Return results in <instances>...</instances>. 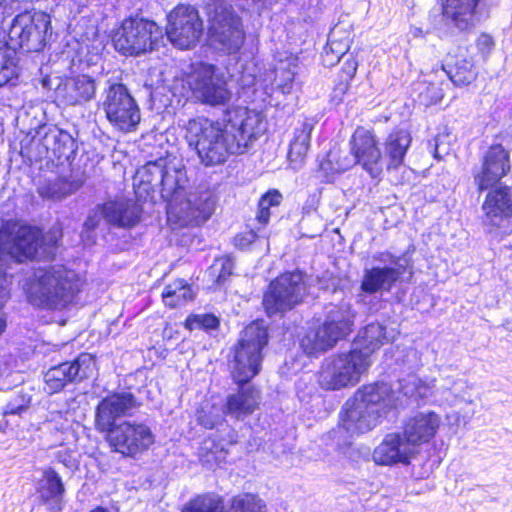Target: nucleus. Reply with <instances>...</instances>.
I'll use <instances>...</instances> for the list:
<instances>
[{
    "instance_id": "1",
    "label": "nucleus",
    "mask_w": 512,
    "mask_h": 512,
    "mask_svg": "<svg viewBox=\"0 0 512 512\" xmlns=\"http://www.w3.org/2000/svg\"><path fill=\"white\" fill-rule=\"evenodd\" d=\"M185 139L206 166L223 163L230 154H242L263 131L262 116L247 107L228 108L223 123L205 117L189 119L183 126Z\"/></svg>"
},
{
    "instance_id": "2",
    "label": "nucleus",
    "mask_w": 512,
    "mask_h": 512,
    "mask_svg": "<svg viewBox=\"0 0 512 512\" xmlns=\"http://www.w3.org/2000/svg\"><path fill=\"white\" fill-rule=\"evenodd\" d=\"M161 197L167 202L168 221L180 227L199 226L206 222L215 208L209 190L186 192L187 177L183 169H165L160 180Z\"/></svg>"
},
{
    "instance_id": "3",
    "label": "nucleus",
    "mask_w": 512,
    "mask_h": 512,
    "mask_svg": "<svg viewBox=\"0 0 512 512\" xmlns=\"http://www.w3.org/2000/svg\"><path fill=\"white\" fill-rule=\"evenodd\" d=\"M83 281L73 270L63 265L36 269L23 289L29 303L47 310H62L74 302Z\"/></svg>"
},
{
    "instance_id": "4",
    "label": "nucleus",
    "mask_w": 512,
    "mask_h": 512,
    "mask_svg": "<svg viewBox=\"0 0 512 512\" xmlns=\"http://www.w3.org/2000/svg\"><path fill=\"white\" fill-rule=\"evenodd\" d=\"M399 398L384 382L364 385L349 399L340 414L341 427L351 436L375 428L387 409L396 407Z\"/></svg>"
},
{
    "instance_id": "5",
    "label": "nucleus",
    "mask_w": 512,
    "mask_h": 512,
    "mask_svg": "<svg viewBox=\"0 0 512 512\" xmlns=\"http://www.w3.org/2000/svg\"><path fill=\"white\" fill-rule=\"evenodd\" d=\"M232 3L240 10L259 13L263 0H212L208 8L209 43L215 50L227 55L238 54L246 38L242 19L232 9Z\"/></svg>"
},
{
    "instance_id": "6",
    "label": "nucleus",
    "mask_w": 512,
    "mask_h": 512,
    "mask_svg": "<svg viewBox=\"0 0 512 512\" xmlns=\"http://www.w3.org/2000/svg\"><path fill=\"white\" fill-rule=\"evenodd\" d=\"M111 39L121 55L138 57L158 49L164 32L155 21L135 15L123 19L112 31Z\"/></svg>"
},
{
    "instance_id": "7",
    "label": "nucleus",
    "mask_w": 512,
    "mask_h": 512,
    "mask_svg": "<svg viewBox=\"0 0 512 512\" xmlns=\"http://www.w3.org/2000/svg\"><path fill=\"white\" fill-rule=\"evenodd\" d=\"M268 340V329L264 321H254L242 331L232 351L233 358L229 361L233 379L237 384H245L259 373L263 360L262 351Z\"/></svg>"
},
{
    "instance_id": "8",
    "label": "nucleus",
    "mask_w": 512,
    "mask_h": 512,
    "mask_svg": "<svg viewBox=\"0 0 512 512\" xmlns=\"http://www.w3.org/2000/svg\"><path fill=\"white\" fill-rule=\"evenodd\" d=\"M372 266L365 268L360 285L362 292H390L396 283L409 282L413 265L409 259L390 251H378L371 256Z\"/></svg>"
},
{
    "instance_id": "9",
    "label": "nucleus",
    "mask_w": 512,
    "mask_h": 512,
    "mask_svg": "<svg viewBox=\"0 0 512 512\" xmlns=\"http://www.w3.org/2000/svg\"><path fill=\"white\" fill-rule=\"evenodd\" d=\"M355 313L348 306H333L325 319L309 329L301 340L305 354L315 356L332 349L353 330Z\"/></svg>"
},
{
    "instance_id": "10",
    "label": "nucleus",
    "mask_w": 512,
    "mask_h": 512,
    "mask_svg": "<svg viewBox=\"0 0 512 512\" xmlns=\"http://www.w3.org/2000/svg\"><path fill=\"white\" fill-rule=\"evenodd\" d=\"M51 29L50 16L41 11H25L12 20L8 31L7 46L15 53L39 52L47 41Z\"/></svg>"
},
{
    "instance_id": "11",
    "label": "nucleus",
    "mask_w": 512,
    "mask_h": 512,
    "mask_svg": "<svg viewBox=\"0 0 512 512\" xmlns=\"http://www.w3.org/2000/svg\"><path fill=\"white\" fill-rule=\"evenodd\" d=\"M370 365L357 351H349L331 356L322 364L319 384L326 390H340L355 386Z\"/></svg>"
},
{
    "instance_id": "12",
    "label": "nucleus",
    "mask_w": 512,
    "mask_h": 512,
    "mask_svg": "<svg viewBox=\"0 0 512 512\" xmlns=\"http://www.w3.org/2000/svg\"><path fill=\"white\" fill-rule=\"evenodd\" d=\"M101 108L111 126L122 133L135 132L141 121L136 100L122 83H111L103 92Z\"/></svg>"
},
{
    "instance_id": "13",
    "label": "nucleus",
    "mask_w": 512,
    "mask_h": 512,
    "mask_svg": "<svg viewBox=\"0 0 512 512\" xmlns=\"http://www.w3.org/2000/svg\"><path fill=\"white\" fill-rule=\"evenodd\" d=\"M307 292L303 276L288 272L272 281L263 297V306L269 317L283 315L300 304Z\"/></svg>"
},
{
    "instance_id": "14",
    "label": "nucleus",
    "mask_w": 512,
    "mask_h": 512,
    "mask_svg": "<svg viewBox=\"0 0 512 512\" xmlns=\"http://www.w3.org/2000/svg\"><path fill=\"white\" fill-rule=\"evenodd\" d=\"M187 83L196 99L211 106L226 105L232 97L219 69L206 63L194 65Z\"/></svg>"
},
{
    "instance_id": "15",
    "label": "nucleus",
    "mask_w": 512,
    "mask_h": 512,
    "mask_svg": "<svg viewBox=\"0 0 512 512\" xmlns=\"http://www.w3.org/2000/svg\"><path fill=\"white\" fill-rule=\"evenodd\" d=\"M106 440L113 451L125 457H136L148 450L155 441L151 428L133 420H124L105 430Z\"/></svg>"
},
{
    "instance_id": "16",
    "label": "nucleus",
    "mask_w": 512,
    "mask_h": 512,
    "mask_svg": "<svg viewBox=\"0 0 512 512\" xmlns=\"http://www.w3.org/2000/svg\"><path fill=\"white\" fill-rule=\"evenodd\" d=\"M204 31L199 11L192 5L179 4L167 15L164 35L175 47L184 50L194 47Z\"/></svg>"
},
{
    "instance_id": "17",
    "label": "nucleus",
    "mask_w": 512,
    "mask_h": 512,
    "mask_svg": "<svg viewBox=\"0 0 512 512\" xmlns=\"http://www.w3.org/2000/svg\"><path fill=\"white\" fill-rule=\"evenodd\" d=\"M39 231L17 221L4 222L0 227V260L8 258L23 262L38 251Z\"/></svg>"
},
{
    "instance_id": "18",
    "label": "nucleus",
    "mask_w": 512,
    "mask_h": 512,
    "mask_svg": "<svg viewBox=\"0 0 512 512\" xmlns=\"http://www.w3.org/2000/svg\"><path fill=\"white\" fill-rule=\"evenodd\" d=\"M481 205L483 225L490 233H512V188L495 185L489 188Z\"/></svg>"
},
{
    "instance_id": "19",
    "label": "nucleus",
    "mask_w": 512,
    "mask_h": 512,
    "mask_svg": "<svg viewBox=\"0 0 512 512\" xmlns=\"http://www.w3.org/2000/svg\"><path fill=\"white\" fill-rule=\"evenodd\" d=\"M510 170L509 151L502 144L491 145L481 156L480 165L472 170L473 183L482 193L498 185Z\"/></svg>"
},
{
    "instance_id": "20",
    "label": "nucleus",
    "mask_w": 512,
    "mask_h": 512,
    "mask_svg": "<svg viewBox=\"0 0 512 512\" xmlns=\"http://www.w3.org/2000/svg\"><path fill=\"white\" fill-rule=\"evenodd\" d=\"M141 213L142 208L134 200L119 198L98 206L96 211L88 215L83 227L85 231L94 230L101 217L117 227H133L139 222Z\"/></svg>"
},
{
    "instance_id": "21",
    "label": "nucleus",
    "mask_w": 512,
    "mask_h": 512,
    "mask_svg": "<svg viewBox=\"0 0 512 512\" xmlns=\"http://www.w3.org/2000/svg\"><path fill=\"white\" fill-rule=\"evenodd\" d=\"M94 367L95 360L88 353L80 354L72 362H64L51 367L44 375L45 389L49 394L58 393L67 384L90 377Z\"/></svg>"
},
{
    "instance_id": "22",
    "label": "nucleus",
    "mask_w": 512,
    "mask_h": 512,
    "mask_svg": "<svg viewBox=\"0 0 512 512\" xmlns=\"http://www.w3.org/2000/svg\"><path fill=\"white\" fill-rule=\"evenodd\" d=\"M140 405V402L131 392H115L106 396L96 407V429L100 432L111 429V426L118 424L116 423L117 418L130 415Z\"/></svg>"
},
{
    "instance_id": "23",
    "label": "nucleus",
    "mask_w": 512,
    "mask_h": 512,
    "mask_svg": "<svg viewBox=\"0 0 512 512\" xmlns=\"http://www.w3.org/2000/svg\"><path fill=\"white\" fill-rule=\"evenodd\" d=\"M418 451L402 432L387 434L373 451V460L379 465L410 464Z\"/></svg>"
},
{
    "instance_id": "24",
    "label": "nucleus",
    "mask_w": 512,
    "mask_h": 512,
    "mask_svg": "<svg viewBox=\"0 0 512 512\" xmlns=\"http://www.w3.org/2000/svg\"><path fill=\"white\" fill-rule=\"evenodd\" d=\"M483 0H444L442 16L446 24L460 32L474 28L482 16Z\"/></svg>"
},
{
    "instance_id": "25",
    "label": "nucleus",
    "mask_w": 512,
    "mask_h": 512,
    "mask_svg": "<svg viewBox=\"0 0 512 512\" xmlns=\"http://www.w3.org/2000/svg\"><path fill=\"white\" fill-rule=\"evenodd\" d=\"M351 152L356 163H359L373 177L380 172L379 162L381 152L372 132L366 128L358 127L350 141Z\"/></svg>"
},
{
    "instance_id": "26",
    "label": "nucleus",
    "mask_w": 512,
    "mask_h": 512,
    "mask_svg": "<svg viewBox=\"0 0 512 512\" xmlns=\"http://www.w3.org/2000/svg\"><path fill=\"white\" fill-rule=\"evenodd\" d=\"M441 425V417L433 411L417 412L403 424L402 433L419 452L422 444L434 438Z\"/></svg>"
},
{
    "instance_id": "27",
    "label": "nucleus",
    "mask_w": 512,
    "mask_h": 512,
    "mask_svg": "<svg viewBox=\"0 0 512 512\" xmlns=\"http://www.w3.org/2000/svg\"><path fill=\"white\" fill-rule=\"evenodd\" d=\"M33 142L42 146L40 156L68 159L74 151V140L67 132L47 125L40 126Z\"/></svg>"
},
{
    "instance_id": "28",
    "label": "nucleus",
    "mask_w": 512,
    "mask_h": 512,
    "mask_svg": "<svg viewBox=\"0 0 512 512\" xmlns=\"http://www.w3.org/2000/svg\"><path fill=\"white\" fill-rule=\"evenodd\" d=\"M97 91L95 80L88 75L66 79L56 89L58 100L66 106H82L94 99Z\"/></svg>"
},
{
    "instance_id": "29",
    "label": "nucleus",
    "mask_w": 512,
    "mask_h": 512,
    "mask_svg": "<svg viewBox=\"0 0 512 512\" xmlns=\"http://www.w3.org/2000/svg\"><path fill=\"white\" fill-rule=\"evenodd\" d=\"M389 340L385 326L371 323L362 328L353 342L352 351H357L371 365V355Z\"/></svg>"
},
{
    "instance_id": "30",
    "label": "nucleus",
    "mask_w": 512,
    "mask_h": 512,
    "mask_svg": "<svg viewBox=\"0 0 512 512\" xmlns=\"http://www.w3.org/2000/svg\"><path fill=\"white\" fill-rule=\"evenodd\" d=\"M259 402L260 394L257 389L251 386L241 387L236 393L227 397L225 413L232 418L242 420L258 408Z\"/></svg>"
},
{
    "instance_id": "31",
    "label": "nucleus",
    "mask_w": 512,
    "mask_h": 512,
    "mask_svg": "<svg viewBox=\"0 0 512 512\" xmlns=\"http://www.w3.org/2000/svg\"><path fill=\"white\" fill-rule=\"evenodd\" d=\"M80 186V181L70 180L66 177H54L40 182L37 192L43 199L61 201L76 192Z\"/></svg>"
},
{
    "instance_id": "32",
    "label": "nucleus",
    "mask_w": 512,
    "mask_h": 512,
    "mask_svg": "<svg viewBox=\"0 0 512 512\" xmlns=\"http://www.w3.org/2000/svg\"><path fill=\"white\" fill-rule=\"evenodd\" d=\"M37 490L44 503L52 505L54 508L60 507L65 488L60 475L53 468L43 471V477L38 482Z\"/></svg>"
},
{
    "instance_id": "33",
    "label": "nucleus",
    "mask_w": 512,
    "mask_h": 512,
    "mask_svg": "<svg viewBox=\"0 0 512 512\" xmlns=\"http://www.w3.org/2000/svg\"><path fill=\"white\" fill-rule=\"evenodd\" d=\"M411 135L407 130H393L385 141V154L389 158V168H397L403 163L405 154L411 144Z\"/></svg>"
},
{
    "instance_id": "34",
    "label": "nucleus",
    "mask_w": 512,
    "mask_h": 512,
    "mask_svg": "<svg viewBox=\"0 0 512 512\" xmlns=\"http://www.w3.org/2000/svg\"><path fill=\"white\" fill-rule=\"evenodd\" d=\"M314 126L315 121L313 119H306L295 128L288 154L291 161L301 160L306 155Z\"/></svg>"
},
{
    "instance_id": "35",
    "label": "nucleus",
    "mask_w": 512,
    "mask_h": 512,
    "mask_svg": "<svg viewBox=\"0 0 512 512\" xmlns=\"http://www.w3.org/2000/svg\"><path fill=\"white\" fill-rule=\"evenodd\" d=\"M194 293L190 285L183 279H178L165 286L162 299L165 306L177 308L192 300Z\"/></svg>"
},
{
    "instance_id": "36",
    "label": "nucleus",
    "mask_w": 512,
    "mask_h": 512,
    "mask_svg": "<svg viewBox=\"0 0 512 512\" xmlns=\"http://www.w3.org/2000/svg\"><path fill=\"white\" fill-rule=\"evenodd\" d=\"M225 504L222 496L216 493H204L190 499L181 512H224Z\"/></svg>"
},
{
    "instance_id": "37",
    "label": "nucleus",
    "mask_w": 512,
    "mask_h": 512,
    "mask_svg": "<svg viewBox=\"0 0 512 512\" xmlns=\"http://www.w3.org/2000/svg\"><path fill=\"white\" fill-rule=\"evenodd\" d=\"M18 78L16 53L8 46L0 47V88L14 85Z\"/></svg>"
},
{
    "instance_id": "38",
    "label": "nucleus",
    "mask_w": 512,
    "mask_h": 512,
    "mask_svg": "<svg viewBox=\"0 0 512 512\" xmlns=\"http://www.w3.org/2000/svg\"><path fill=\"white\" fill-rule=\"evenodd\" d=\"M31 392V388H17L3 407V416H22L26 413L32 401Z\"/></svg>"
},
{
    "instance_id": "39",
    "label": "nucleus",
    "mask_w": 512,
    "mask_h": 512,
    "mask_svg": "<svg viewBox=\"0 0 512 512\" xmlns=\"http://www.w3.org/2000/svg\"><path fill=\"white\" fill-rule=\"evenodd\" d=\"M437 393L446 404L453 406L461 401H466L468 386L465 381L458 379H447L446 383L440 387H436Z\"/></svg>"
},
{
    "instance_id": "40",
    "label": "nucleus",
    "mask_w": 512,
    "mask_h": 512,
    "mask_svg": "<svg viewBox=\"0 0 512 512\" xmlns=\"http://www.w3.org/2000/svg\"><path fill=\"white\" fill-rule=\"evenodd\" d=\"M349 40L338 41L336 39V29H333L328 38V43L325 47L323 62L325 65H334L341 58L348 56Z\"/></svg>"
},
{
    "instance_id": "41",
    "label": "nucleus",
    "mask_w": 512,
    "mask_h": 512,
    "mask_svg": "<svg viewBox=\"0 0 512 512\" xmlns=\"http://www.w3.org/2000/svg\"><path fill=\"white\" fill-rule=\"evenodd\" d=\"M201 451H206V454L201 453V460L204 464L209 465L210 468L221 466L227 462L228 449L224 444L216 443L215 441H205Z\"/></svg>"
},
{
    "instance_id": "42",
    "label": "nucleus",
    "mask_w": 512,
    "mask_h": 512,
    "mask_svg": "<svg viewBox=\"0 0 512 512\" xmlns=\"http://www.w3.org/2000/svg\"><path fill=\"white\" fill-rule=\"evenodd\" d=\"M229 512H266V505L254 494H240L232 498Z\"/></svg>"
},
{
    "instance_id": "43",
    "label": "nucleus",
    "mask_w": 512,
    "mask_h": 512,
    "mask_svg": "<svg viewBox=\"0 0 512 512\" xmlns=\"http://www.w3.org/2000/svg\"><path fill=\"white\" fill-rule=\"evenodd\" d=\"M450 80L457 86L469 85L476 78V71L471 61L463 59L453 69L447 71Z\"/></svg>"
},
{
    "instance_id": "44",
    "label": "nucleus",
    "mask_w": 512,
    "mask_h": 512,
    "mask_svg": "<svg viewBox=\"0 0 512 512\" xmlns=\"http://www.w3.org/2000/svg\"><path fill=\"white\" fill-rule=\"evenodd\" d=\"M234 269V261L232 257L225 256L218 258L210 267V275L216 276V283L222 286L232 275Z\"/></svg>"
},
{
    "instance_id": "45",
    "label": "nucleus",
    "mask_w": 512,
    "mask_h": 512,
    "mask_svg": "<svg viewBox=\"0 0 512 512\" xmlns=\"http://www.w3.org/2000/svg\"><path fill=\"white\" fill-rule=\"evenodd\" d=\"M165 168L161 163L148 162L137 171V176L144 184L154 187L160 180Z\"/></svg>"
},
{
    "instance_id": "46",
    "label": "nucleus",
    "mask_w": 512,
    "mask_h": 512,
    "mask_svg": "<svg viewBox=\"0 0 512 512\" xmlns=\"http://www.w3.org/2000/svg\"><path fill=\"white\" fill-rule=\"evenodd\" d=\"M225 414V409L221 407L212 406L209 410L203 407L199 411L198 420L203 427L213 429L223 422Z\"/></svg>"
},
{
    "instance_id": "47",
    "label": "nucleus",
    "mask_w": 512,
    "mask_h": 512,
    "mask_svg": "<svg viewBox=\"0 0 512 512\" xmlns=\"http://www.w3.org/2000/svg\"><path fill=\"white\" fill-rule=\"evenodd\" d=\"M358 67V63L353 57L352 54H349L345 57V61L343 63V66L341 68V82L338 86V90H340L342 93H345V91L348 88V83L350 80H352L356 74Z\"/></svg>"
},
{
    "instance_id": "48",
    "label": "nucleus",
    "mask_w": 512,
    "mask_h": 512,
    "mask_svg": "<svg viewBox=\"0 0 512 512\" xmlns=\"http://www.w3.org/2000/svg\"><path fill=\"white\" fill-rule=\"evenodd\" d=\"M219 325V320L212 314H201L189 317L186 320V326L188 329H215Z\"/></svg>"
},
{
    "instance_id": "49",
    "label": "nucleus",
    "mask_w": 512,
    "mask_h": 512,
    "mask_svg": "<svg viewBox=\"0 0 512 512\" xmlns=\"http://www.w3.org/2000/svg\"><path fill=\"white\" fill-rule=\"evenodd\" d=\"M295 71L289 66L287 69L280 67L276 69V85L281 89L282 93H289L294 81Z\"/></svg>"
},
{
    "instance_id": "50",
    "label": "nucleus",
    "mask_w": 512,
    "mask_h": 512,
    "mask_svg": "<svg viewBox=\"0 0 512 512\" xmlns=\"http://www.w3.org/2000/svg\"><path fill=\"white\" fill-rule=\"evenodd\" d=\"M8 298L9 291L7 289V280L0 268V335L5 331L7 325L6 314L3 311V307Z\"/></svg>"
},
{
    "instance_id": "51",
    "label": "nucleus",
    "mask_w": 512,
    "mask_h": 512,
    "mask_svg": "<svg viewBox=\"0 0 512 512\" xmlns=\"http://www.w3.org/2000/svg\"><path fill=\"white\" fill-rule=\"evenodd\" d=\"M282 198V194L278 190L271 189L260 198L258 206L270 209L271 207L278 206Z\"/></svg>"
},
{
    "instance_id": "52",
    "label": "nucleus",
    "mask_w": 512,
    "mask_h": 512,
    "mask_svg": "<svg viewBox=\"0 0 512 512\" xmlns=\"http://www.w3.org/2000/svg\"><path fill=\"white\" fill-rule=\"evenodd\" d=\"M420 380L416 379V378H413L412 381H411V385L413 386L412 388H410L409 385L407 386H403V393L404 395L406 396H409V397H420V398H424V397H427L428 396V388H423L422 386H420Z\"/></svg>"
},
{
    "instance_id": "53",
    "label": "nucleus",
    "mask_w": 512,
    "mask_h": 512,
    "mask_svg": "<svg viewBox=\"0 0 512 512\" xmlns=\"http://www.w3.org/2000/svg\"><path fill=\"white\" fill-rule=\"evenodd\" d=\"M257 238V234L253 230H248L238 234L235 237V246L240 249L248 248Z\"/></svg>"
},
{
    "instance_id": "54",
    "label": "nucleus",
    "mask_w": 512,
    "mask_h": 512,
    "mask_svg": "<svg viewBox=\"0 0 512 512\" xmlns=\"http://www.w3.org/2000/svg\"><path fill=\"white\" fill-rule=\"evenodd\" d=\"M476 46L479 52L486 56L492 51L494 40L489 34L482 33L476 40Z\"/></svg>"
},
{
    "instance_id": "55",
    "label": "nucleus",
    "mask_w": 512,
    "mask_h": 512,
    "mask_svg": "<svg viewBox=\"0 0 512 512\" xmlns=\"http://www.w3.org/2000/svg\"><path fill=\"white\" fill-rule=\"evenodd\" d=\"M446 136L444 135H437L434 138V144H433V156L434 158L441 160L445 155H448L449 153V147L444 144V138Z\"/></svg>"
},
{
    "instance_id": "56",
    "label": "nucleus",
    "mask_w": 512,
    "mask_h": 512,
    "mask_svg": "<svg viewBox=\"0 0 512 512\" xmlns=\"http://www.w3.org/2000/svg\"><path fill=\"white\" fill-rule=\"evenodd\" d=\"M256 219L260 224L266 225L270 219V209H264L263 207L258 206Z\"/></svg>"
},
{
    "instance_id": "57",
    "label": "nucleus",
    "mask_w": 512,
    "mask_h": 512,
    "mask_svg": "<svg viewBox=\"0 0 512 512\" xmlns=\"http://www.w3.org/2000/svg\"><path fill=\"white\" fill-rule=\"evenodd\" d=\"M15 0H0V7L1 6H6L12 2H14Z\"/></svg>"
},
{
    "instance_id": "58",
    "label": "nucleus",
    "mask_w": 512,
    "mask_h": 512,
    "mask_svg": "<svg viewBox=\"0 0 512 512\" xmlns=\"http://www.w3.org/2000/svg\"><path fill=\"white\" fill-rule=\"evenodd\" d=\"M235 442V435L234 433L230 435V439L228 441V444L229 445H232L233 443Z\"/></svg>"
}]
</instances>
